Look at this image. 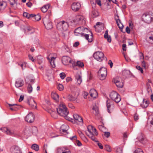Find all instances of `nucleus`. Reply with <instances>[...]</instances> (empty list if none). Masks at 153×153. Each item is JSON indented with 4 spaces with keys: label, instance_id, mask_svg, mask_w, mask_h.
<instances>
[{
    "label": "nucleus",
    "instance_id": "1",
    "mask_svg": "<svg viewBox=\"0 0 153 153\" xmlns=\"http://www.w3.org/2000/svg\"><path fill=\"white\" fill-rule=\"evenodd\" d=\"M57 111L60 115L65 117V119L68 120H70L67 117L69 112L65 105L63 103L59 105V108H57Z\"/></svg>",
    "mask_w": 153,
    "mask_h": 153
},
{
    "label": "nucleus",
    "instance_id": "2",
    "mask_svg": "<svg viewBox=\"0 0 153 153\" xmlns=\"http://www.w3.org/2000/svg\"><path fill=\"white\" fill-rule=\"evenodd\" d=\"M89 133L88 136L91 139L95 142H98V141L96 139L95 136H97L98 133L97 130L94 126L89 125L87 127Z\"/></svg>",
    "mask_w": 153,
    "mask_h": 153
},
{
    "label": "nucleus",
    "instance_id": "3",
    "mask_svg": "<svg viewBox=\"0 0 153 153\" xmlns=\"http://www.w3.org/2000/svg\"><path fill=\"white\" fill-rule=\"evenodd\" d=\"M93 56L94 59L99 62H101L103 59L107 60V58L104 56L103 53L100 51L95 52L94 53Z\"/></svg>",
    "mask_w": 153,
    "mask_h": 153
},
{
    "label": "nucleus",
    "instance_id": "4",
    "mask_svg": "<svg viewBox=\"0 0 153 153\" xmlns=\"http://www.w3.org/2000/svg\"><path fill=\"white\" fill-rule=\"evenodd\" d=\"M56 27L59 30H61L62 29L63 30L65 31L68 29V25L67 22L63 21L58 23Z\"/></svg>",
    "mask_w": 153,
    "mask_h": 153
},
{
    "label": "nucleus",
    "instance_id": "5",
    "mask_svg": "<svg viewBox=\"0 0 153 153\" xmlns=\"http://www.w3.org/2000/svg\"><path fill=\"white\" fill-rule=\"evenodd\" d=\"M110 97L112 100H114L116 103H118L121 100V99L120 95L114 91L110 93Z\"/></svg>",
    "mask_w": 153,
    "mask_h": 153
},
{
    "label": "nucleus",
    "instance_id": "6",
    "mask_svg": "<svg viewBox=\"0 0 153 153\" xmlns=\"http://www.w3.org/2000/svg\"><path fill=\"white\" fill-rule=\"evenodd\" d=\"M43 21L44 24L47 29H50L53 27L51 21L48 17L43 18Z\"/></svg>",
    "mask_w": 153,
    "mask_h": 153
},
{
    "label": "nucleus",
    "instance_id": "7",
    "mask_svg": "<svg viewBox=\"0 0 153 153\" xmlns=\"http://www.w3.org/2000/svg\"><path fill=\"white\" fill-rule=\"evenodd\" d=\"M75 21V22L76 24L84 25L85 24V20L84 17L81 15L76 16V19Z\"/></svg>",
    "mask_w": 153,
    "mask_h": 153
},
{
    "label": "nucleus",
    "instance_id": "8",
    "mask_svg": "<svg viewBox=\"0 0 153 153\" xmlns=\"http://www.w3.org/2000/svg\"><path fill=\"white\" fill-rule=\"evenodd\" d=\"M53 54L54 56H56V54L55 53L50 54L47 57V59L49 60L51 65L52 67L55 68L56 67L55 63L54 62L55 59L56 58V57L52 56V54Z\"/></svg>",
    "mask_w": 153,
    "mask_h": 153
},
{
    "label": "nucleus",
    "instance_id": "9",
    "mask_svg": "<svg viewBox=\"0 0 153 153\" xmlns=\"http://www.w3.org/2000/svg\"><path fill=\"white\" fill-rule=\"evenodd\" d=\"M62 63L65 65H67L69 63H71L73 65L74 63V61L71 60L69 57L66 56H63L62 57Z\"/></svg>",
    "mask_w": 153,
    "mask_h": 153
},
{
    "label": "nucleus",
    "instance_id": "10",
    "mask_svg": "<svg viewBox=\"0 0 153 153\" xmlns=\"http://www.w3.org/2000/svg\"><path fill=\"white\" fill-rule=\"evenodd\" d=\"M34 118L35 117L33 114L32 113H30L26 116L25 120L28 123H31L34 121Z\"/></svg>",
    "mask_w": 153,
    "mask_h": 153
},
{
    "label": "nucleus",
    "instance_id": "11",
    "mask_svg": "<svg viewBox=\"0 0 153 153\" xmlns=\"http://www.w3.org/2000/svg\"><path fill=\"white\" fill-rule=\"evenodd\" d=\"M151 19L150 15L149 14L144 13L142 16V20L147 23H149L151 21Z\"/></svg>",
    "mask_w": 153,
    "mask_h": 153
},
{
    "label": "nucleus",
    "instance_id": "12",
    "mask_svg": "<svg viewBox=\"0 0 153 153\" xmlns=\"http://www.w3.org/2000/svg\"><path fill=\"white\" fill-rule=\"evenodd\" d=\"M11 151L12 153H22L20 148L17 146H12L11 148Z\"/></svg>",
    "mask_w": 153,
    "mask_h": 153
},
{
    "label": "nucleus",
    "instance_id": "13",
    "mask_svg": "<svg viewBox=\"0 0 153 153\" xmlns=\"http://www.w3.org/2000/svg\"><path fill=\"white\" fill-rule=\"evenodd\" d=\"M106 105L108 112L110 113L111 111H112L114 107L113 102H111L110 100H108L106 101Z\"/></svg>",
    "mask_w": 153,
    "mask_h": 153
},
{
    "label": "nucleus",
    "instance_id": "14",
    "mask_svg": "<svg viewBox=\"0 0 153 153\" xmlns=\"http://www.w3.org/2000/svg\"><path fill=\"white\" fill-rule=\"evenodd\" d=\"M81 6L80 4L79 3H74L71 6L72 10L74 11H76L78 10Z\"/></svg>",
    "mask_w": 153,
    "mask_h": 153
},
{
    "label": "nucleus",
    "instance_id": "15",
    "mask_svg": "<svg viewBox=\"0 0 153 153\" xmlns=\"http://www.w3.org/2000/svg\"><path fill=\"white\" fill-rule=\"evenodd\" d=\"M75 78L77 82L76 84L77 85H79L82 81V76L79 73H77L75 75Z\"/></svg>",
    "mask_w": 153,
    "mask_h": 153
},
{
    "label": "nucleus",
    "instance_id": "16",
    "mask_svg": "<svg viewBox=\"0 0 153 153\" xmlns=\"http://www.w3.org/2000/svg\"><path fill=\"white\" fill-rule=\"evenodd\" d=\"M84 32H88V29L87 28H84L83 27H79L75 30V33H78L81 34V35L82 34V32H80V30Z\"/></svg>",
    "mask_w": 153,
    "mask_h": 153
},
{
    "label": "nucleus",
    "instance_id": "17",
    "mask_svg": "<svg viewBox=\"0 0 153 153\" xmlns=\"http://www.w3.org/2000/svg\"><path fill=\"white\" fill-rule=\"evenodd\" d=\"M89 32L91 33L90 38H89V35L88 34H86L84 33H82V36H85L86 39L88 40L89 42H92V41L93 40V35L91 31H89Z\"/></svg>",
    "mask_w": 153,
    "mask_h": 153
},
{
    "label": "nucleus",
    "instance_id": "18",
    "mask_svg": "<svg viewBox=\"0 0 153 153\" xmlns=\"http://www.w3.org/2000/svg\"><path fill=\"white\" fill-rule=\"evenodd\" d=\"M27 103L31 107L33 108L34 107L36 108V103L34 100L30 99L27 100Z\"/></svg>",
    "mask_w": 153,
    "mask_h": 153
},
{
    "label": "nucleus",
    "instance_id": "19",
    "mask_svg": "<svg viewBox=\"0 0 153 153\" xmlns=\"http://www.w3.org/2000/svg\"><path fill=\"white\" fill-rule=\"evenodd\" d=\"M113 81L116 84L117 86L119 88H122L123 86V83L120 82L117 79V78H113Z\"/></svg>",
    "mask_w": 153,
    "mask_h": 153
},
{
    "label": "nucleus",
    "instance_id": "20",
    "mask_svg": "<svg viewBox=\"0 0 153 153\" xmlns=\"http://www.w3.org/2000/svg\"><path fill=\"white\" fill-rule=\"evenodd\" d=\"M115 19L116 21L117 25L120 29H123V25L122 24H121L120 26V20L119 19L118 15H117L115 16Z\"/></svg>",
    "mask_w": 153,
    "mask_h": 153
},
{
    "label": "nucleus",
    "instance_id": "21",
    "mask_svg": "<svg viewBox=\"0 0 153 153\" xmlns=\"http://www.w3.org/2000/svg\"><path fill=\"white\" fill-rule=\"evenodd\" d=\"M90 96L93 98H96L98 96L97 91L94 89H92L89 91Z\"/></svg>",
    "mask_w": 153,
    "mask_h": 153
},
{
    "label": "nucleus",
    "instance_id": "22",
    "mask_svg": "<svg viewBox=\"0 0 153 153\" xmlns=\"http://www.w3.org/2000/svg\"><path fill=\"white\" fill-rule=\"evenodd\" d=\"M24 85V82L23 80L21 79H17L15 83V85L16 87L19 88L22 87Z\"/></svg>",
    "mask_w": 153,
    "mask_h": 153
},
{
    "label": "nucleus",
    "instance_id": "23",
    "mask_svg": "<svg viewBox=\"0 0 153 153\" xmlns=\"http://www.w3.org/2000/svg\"><path fill=\"white\" fill-rule=\"evenodd\" d=\"M51 97L52 99L55 100L56 102H57L59 100V95L55 92H52L51 93Z\"/></svg>",
    "mask_w": 153,
    "mask_h": 153
},
{
    "label": "nucleus",
    "instance_id": "24",
    "mask_svg": "<svg viewBox=\"0 0 153 153\" xmlns=\"http://www.w3.org/2000/svg\"><path fill=\"white\" fill-rule=\"evenodd\" d=\"M93 110V113L95 114L96 116L99 117V110L98 107L95 104L93 105L92 108Z\"/></svg>",
    "mask_w": 153,
    "mask_h": 153
},
{
    "label": "nucleus",
    "instance_id": "25",
    "mask_svg": "<svg viewBox=\"0 0 153 153\" xmlns=\"http://www.w3.org/2000/svg\"><path fill=\"white\" fill-rule=\"evenodd\" d=\"M105 73L106 74H107V70L105 67H102L98 72V75L100 74H104Z\"/></svg>",
    "mask_w": 153,
    "mask_h": 153
},
{
    "label": "nucleus",
    "instance_id": "26",
    "mask_svg": "<svg viewBox=\"0 0 153 153\" xmlns=\"http://www.w3.org/2000/svg\"><path fill=\"white\" fill-rule=\"evenodd\" d=\"M74 117L76 120V122H82L83 121L82 118L78 114H75L74 115Z\"/></svg>",
    "mask_w": 153,
    "mask_h": 153
},
{
    "label": "nucleus",
    "instance_id": "27",
    "mask_svg": "<svg viewBox=\"0 0 153 153\" xmlns=\"http://www.w3.org/2000/svg\"><path fill=\"white\" fill-rule=\"evenodd\" d=\"M149 104V101L144 99L143 100V102L140 104V106L143 108H146L148 106Z\"/></svg>",
    "mask_w": 153,
    "mask_h": 153
},
{
    "label": "nucleus",
    "instance_id": "28",
    "mask_svg": "<svg viewBox=\"0 0 153 153\" xmlns=\"http://www.w3.org/2000/svg\"><path fill=\"white\" fill-rule=\"evenodd\" d=\"M108 31L107 30L105 31L104 34V37L105 39H107V41L110 43L111 42V40L110 36L108 35Z\"/></svg>",
    "mask_w": 153,
    "mask_h": 153
},
{
    "label": "nucleus",
    "instance_id": "29",
    "mask_svg": "<svg viewBox=\"0 0 153 153\" xmlns=\"http://www.w3.org/2000/svg\"><path fill=\"white\" fill-rule=\"evenodd\" d=\"M9 107H13L14 111H16L18 110L21 106L17 104H8Z\"/></svg>",
    "mask_w": 153,
    "mask_h": 153
},
{
    "label": "nucleus",
    "instance_id": "30",
    "mask_svg": "<svg viewBox=\"0 0 153 153\" xmlns=\"http://www.w3.org/2000/svg\"><path fill=\"white\" fill-rule=\"evenodd\" d=\"M50 5L49 4H48L46 5H44L41 8L42 11L43 13L46 12L50 7Z\"/></svg>",
    "mask_w": 153,
    "mask_h": 153
},
{
    "label": "nucleus",
    "instance_id": "31",
    "mask_svg": "<svg viewBox=\"0 0 153 153\" xmlns=\"http://www.w3.org/2000/svg\"><path fill=\"white\" fill-rule=\"evenodd\" d=\"M68 99L71 101H72L74 102H76V97H74L71 95H69L68 96Z\"/></svg>",
    "mask_w": 153,
    "mask_h": 153
},
{
    "label": "nucleus",
    "instance_id": "32",
    "mask_svg": "<svg viewBox=\"0 0 153 153\" xmlns=\"http://www.w3.org/2000/svg\"><path fill=\"white\" fill-rule=\"evenodd\" d=\"M31 148L36 151H38L39 149V146L36 144H33L32 145Z\"/></svg>",
    "mask_w": 153,
    "mask_h": 153
},
{
    "label": "nucleus",
    "instance_id": "33",
    "mask_svg": "<svg viewBox=\"0 0 153 153\" xmlns=\"http://www.w3.org/2000/svg\"><path fill=\"white\" fill-rule=\"evenodd\" d=\"M26 83L27 84L28 86L27 87V90L28 92L30 93L32 91L33 88L31 85L29 83H27V82H26Z\"/></svg>",
    "mask_w": 153,
    "mask_h": 153
},
{
    "label": "nucleus",
    "instance_id": "34",
    "mask_svg": "<svg viewBox=\"0 0 153 153\" xmlns=\"http://www.w3.org/2000/svg\"><path fill=\"white\" fill-rule=\"evenodd\" d=\"M107 74H100L98 75L99 78V79L102 80H104Z\"/></svg>",
    "mask_w": 153,
    "mask_h": 153
},
{
    "label": "nucleus",
    "instance_id": "35",
    "mask_svg": "<svg viewBox=\"0 0 153 153\" xmlns=\"http://www.w3.org/2000/svg\"><path fill=\"white\" fill-rule=\"evenodd\" d=\"M75 66H78L79 67H82L84 66V64L81 61H78L74 65Z\"/></svg>",
    "mask_w": 153,
    "mask_h": 153
},
{
    "label": "nucleus",
    "instance_id": "36",
    "mask_svg": "<svg viewBox=\"0 0 153 153\" xmlns=\"http://www.w3.org/2000/svg\"><path fill=\"white\" fill-rule=\"evenodd\" d=\"M6 6V4L5 2H0V6L1 7V9L2 10H3L5 9Z\"/></svg>",
    "mask_w": 153,
    "mask_h": 153
},
{
    "label": "nucleus",
    "instance_id": "37",
    "mask_svg": "<svg viewBox=\"0 0 153 153\" xmlns=\"http://www.w3.org/2000/svg\"><path fill=\"white\" fill-rule=\"evenodd\" d=\"M148 120L150 122L151 126H153V115L150 116L148 118Z\"/></svg>",
    "mask_w": 153,
    "mask_h": 153
},
{
    "label": "nucleus",
    "instance_id": "38",
    "mask_svg": "<svg viewBox=\"0 0 153 153\" xmlns=\"http://www.w3.org/2000/svg\"><path fill=\"white\" fill-rule=\"evenodd\" d=\"M6 133L8 135H12L14 133V131L8 128L7 131Z\"/></svg>",
    "mask_w": 153,
    "mask_h": 153
},
{
    "label": "nucleus",
    "instance_id": "39",
    "mask_svg": "<svg viewBox=\"0 0 153 153\" xmlns=\"http://www.w3.org/2000/svg\"><path fill=\"white\" fill-rule=\"evenodd\" d=\"M62 49L64 50H65V52H67L69 53L70 52V49L66 45H64V46H63L62 47Z\"/></svg>",
    "mask_w": 153,
    "mask_h": 153
},
{
    "label": "nucleus",
    "instance_id": "40",
    "mask_svg": "<svg viewBox=\"0 0 153 153\" xmlns=\"http://www.w3.org/2000/svg\"><path fill=\"white\" fill-rule=\"evenodd\" d=\"M58 89L60 91H62L64 89L63 86L61 84H59L58 85Z\"/></svg>",
    "mask_w": 153,
    "mask_h": 153
},
{
    "label": "nucleus",
    "instance_id": "41",
    "mask_svg": "<svg viewBox=\"0 0 153 153\" xmlns=\"http://www.w3.org/2000/svg\"><path fill=\"white\" fill-rule=\"evenodd\" d=\"M41 19V17L40 15L39 14L37 15H35L34 19L36 21H38L40 20Z\"/></svg>",
    "mask_w": 153,
    "mask_h": 153
},
{
    "label": "nucleus",
    "instance_id": "42",
    "mask_svg": "<svg viewBox=\"0 0 153 153\" xmlns=\"http://www.w3.org/2000/svg\"><path fill=\"white\" fill-rule=\"evenodd\" d=\"M24 132L25 134H26L27 135H28L29 134L30 131H29V128H27L25 130Z\"/></svg>",
    "mask_w": 153,
    "mask_h": 153
},
{
    "label": "nucleus",
    "instance_id": "43",
    "mask_svg": "<svg viewBox=\"0 0 153 153\" xmlns=\"http://www.w3.org/2000/svg\"><path fill=\"white\" fill-rule=\"evenodd\" d=\"M134 153H143V152L141 149L138 148L134 151Z\"/></svg>",
    "mask_w": 153,
    "mask_h": 153
},
{
    "label": "nucleus",
    "instance_id": "44",
    "mask_svg": "<svg viewBox=\"0 0 153 153\" xmlns=\"http://www.w3.org/2000/svg\"><path fill=\"white\" fill-rule=\"evenodd\" d=\"M105 149L108 152L111 151L110 147L108 145H105Z\"/></svg>",
    "mask_w": 153,
    "mask_h": 153
},
{
    "label": "nucleus",
    "instance_id": "45",
    "mask_svg": "<svg viewBox=\"0 0 153 153\" xmlns=\"http://www.w3.org/2000/svg\"><path fill=\"white\" fill-rule=\"evenodd\" d=\"M116 151L117 153H122V149L121 147L118 148H117Z\"/></svg>",
    "mask_w": 153,
    "mask_h": 153
},
{
    "label": "nucleus",
    "instance_id": "46",
    "mask_svg": "<svg viewBox=\"0 0 153 153\" xmlns=\"http://www.w3.org/2000/svg\"><path fill=\"white\" fill-rule=\"evenodd\" d=\"M98 128L100 130L103 132H104V129L105 128L102 125L99 126Z\"/></svg>",
    "mask_w": 153,
    "mask_h": 153
},
{
    "label": "nucleus",
    "instance_id": "47",
    "mask_svg": "<svg viewBox=\"0 0 153 153\" xmlns=\"http://www.w3.org/2000/svg\"><path fill=\"white\" fill-rule=\"evenodd\" d=\"M98 13L96 10H94L92 11V14L94 16V17H96L98 15Z\"/></svg>",
    "mask_w": 153,
    "mask_h": 153
},
{
    "label": "nucleus",
    "instance_id": "48",
    "mask_svg": "<svg viewBox=\"0 0 153 153\" xmlns=\"http://www.w3.org/2000/svg\"><path fill=\"white\" fill-rule=\"evenodd\" d=\"M59 76L62 79H63L66 76L65 74L63 72L59 74Z\"/></svg>",
    "mask_w": 153,
    "mask_h": 153
},
{
    "label": "nucleus",
    "instance_id": "49",
    "mask_svg": "<svg viewBox=\"0 0 153 153\" xmlns=\"http://www.w3.org/2000/svg\"><path fill=\"white\" fill-rule=\"evenodd\" d=\"M23 16L25 17H26L27 19L29 18V14L27 12H24L23 13Z\"/></svg>",
    "mask_w": 153,
    "mask_h": 153
},
{
    "label": "nucleus",
    "instance_id": "50",
    "mask_svg": "<svg viewBox=\"0 0 153 153\" xmlns=\"http://www.w3.org/2000/svg\"><path fill=\"white\" fill-rule=\"evenodd\" d=\"M139 118V115L137 114H134V119L135 121H136Z\"/></svg>",
    "mask_w": 153,
    "mask_h": 153
},
{
    "label": "nucleus",
    "instance_id": "51",
    "mask_svg": "<svg viewBox=\"0 0 153 153\" xmlns=\"http://www.w3.org/2000/svg\"><path fill=\"white\" fill-rule=\"evenodd\" d=\"M136 68L138 70L140 71L142 73H143V70L142 68L140 66H136Z\"/></svg>",
    "mask_w": 153,
    "mask_h": 153
},
{
    "label": "nucleus",
    "instance_id": "52",
    "mask_svg": "<svg viewBox=\"0 0 153 153\" xmlns=\"http://www.w3.org/2000/svg\"><path fill=\"white\" fill-rule=\"evenodd\" d=\"M26 63L24 62L22 63H21V64H20V66L21 67L22 70H23L24 69V68H25L26 66Z\"/></svg>",
    "mask_w": 153,
    "mask_h": 153
},
{
    "label": "nucleus",
    "instance_id": "53",
    "mask_svg": "<svg viewBox=\"0 0 153 153\" xmlns=\"http://www.w3.org/2000/svg\"><path fill=\"white\" fill-rule=\"evenodd\" d=\"M28 79H27L25 80L26 82H27V83L28 82H30L32 83H33L34 82V79H31L28 80Z\"/></svg>",
    "mask_w": 153,
    "mask_h": 153
},
{
    "label": "nucleus",
    "instance_id": "54",
    "mask_svg": "<svg viewBox=\"0 0 153 153\" xmlns=\"http://www.w3.org/2000/svg\"><path fill=\"white\" fill-rule=\"evenodd\" d=\"M76 143L77 144V146H80L82 145V143L81 142L77 140H76Z\"/></svg>",
    "mask_w": 153,
    "mask_h": 153
},
{
    "label": "nucleus",
    "instance_id": "55",
    "mask_svg": "<svg viewBox=\"0 0 153 153\" xmlns=\"http://www.w3.org/2000/svg\"><path fill=\"white\" fill-rule=\"evenodd\" d=\"M104 132V135L107 137H108L110 135V133L109 132Z\"/></svg>",
    "mask_w": 153,
    "mask_h": 153
},
{
    "label": "nucleus",
    "instance_id": "56",
    "mask_svg": "<svg viewBox=\"0 0 153 153\" xmlns=\"http://www.w3.org/2000/svg\"><path fill=\"white\" fill-rule=\"evenodd\" d=\"M8 128L6 127H4L3 128H1L0 129L2 131L6 133L7 131Z\"/></svg>",
    "mask_w": 153,
    "mask_h": 153
},
{
    "label": "nucleus",
    "instance_id": "57",
    "mask_svg": "<svg viewBox=\"0 0 153 153\" xmlns=\"http://www.w3.org/2000/svg\"><path fill=\"white\" fill-rule=\"evenodd\" d=\"M82 137V139L83 140V141L85 142H87L88 141V140L87 138L85 137L84 135H83V136Z\"/></svg>",
    "mask_w": 153,
    "mask_h": 153
},
{
    "label": "nucleus",
    "instance_id": "58",
    "mask_svg": "<svg viewBox=\"0 0 153 153\" xmlns=\"http://www.w3.org/2000/svg\"><path fill=\"white\" fill-rule=\"evenodd\" d=\"M26 5L28 7H31L32 5V4L30 1H29L26 3Z\"/></svg>",
    "mask_w": 153,
    "mask_h": 153
},
{
    "label": "nucleus",
    "instance_id": "59",
    "mask_svg": "<svg viewBox=\"0 0 153 153\" xmlns=\"http://www.w3.org/2000/svg\"><path fill=\"white\" fill-rule=\"evenodd\" d=\"M140 59H144L143 54L142 53H140Z\"/></svg>",
    "mask_w": 153,
    "mask_h": 153
},
{
    "label": "nucleus",
    "instance_id": "60",
    "mask_svg": "<svg viewBox=\"0 0 153 153\" xmlns=\"http://www.w3.org/2000/svg\"><path fill=\"white\" fill-rule=\"evenodd\" d=\"M8 1H9L10 4L11 5H14V3L15 2V0H8Z\"/></svg>",
    "mask_w": 153,
    "mask_h": 153
},
{
    "label": "nucleus",
    "instance_id": "61",
    "mask_svg": "<svg viewBox=\"0 0 153 153\" xmlns=\"http://www.w3.org/2000/svg\"><path fill=\"white\" fill-rule=\"evenodd\" d=\"M97 145L99 147V148L101 149H103V146L101 143H97Z\"/></svg>",
    "mask_w": 153,
    "mask_h": 153
},
{
    "label": "nucleus",
    "instance_id": "62",
    "mask_svg": "<svg viewBox=\"0 0 153 153\" xmlns=\"http://www.w3.org/2000/svg\"><path fill=\"white\" fill-rule=\"evenodd\" d=\"M70 139L72 140H76L77 139V137L76 135H74L72 137H70Z\"/></svg>",
    "mask_w": 153,
    "mask_h": 153
},
{
    "label": "nucleus",
    "instance_id": "63",
    "mask_svg": "<svg viewBox=\"0 0 153 153\" xmlns=\"http://www.w3.org/2000/svg\"><path fill=\"white\" fill-rule=\"evenodd\" d=\"M96 3L100 6H101V2L100 0H96Z\"/></svg>",
    "mask_w": 153,
    "mask_h": 153
},
{
    "label": "nucleus",
    "instance_id": "64",
    "mask_svg": "<svg viewBox=\"0 0 153 153\" xmlns=\"http://www.w3.org/2000/svg\"><path fill=\"white\" fill-rule=\"evenodd\" d=\"M123 49V51H126V44H123L122 45Z\"/></svg>",
    "mask_w": 153,
    "mask_h": 153
}]
</instances>
